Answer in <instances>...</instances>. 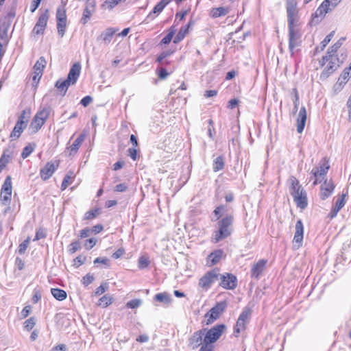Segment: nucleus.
Returning a JSON list of instances; mask_svg holds the SVG:
<instances>
[{"mask_svg": "<svg viewBox=\"0 0 351 351\" xmlns=\"http://www.w3.org/2000/svg\"><path fill=\"white\" fill-rule=\"evenodd\" d=\"M297 3L295 0H287L286 10L287 14L288 29H289V49L291 56H294L295 47L300 45L301 33L298 29L295 28V16L297 14L296 11Z\"/></svg>", "mask_w": 351, "mask_h": 351, "instance_id": "nucleus-1", "label": "nucleus"}, {"mask_svg": "<svg viewBox=\"0 0 351 351\" xmlns=\"http://www.w3.org/2000/svg\"><path fill=\"white\" fill-rule=\"evenodd\" d=\"M214 221V219H212ZM215 221H216L215 219ZM217 221L218 229L215 230L212 237V241L217 243L230 237L232 232V224L234 216L232 214H227Z\"/></svg>", "mask_w": 351, "mask_h": 351, "instance_id": "nucleus-2", "label": "nucleus"}, {"mask_svg": "<svg viewBox=\"0 0 351 351\" xmlns=\"http://www.w3.org/2000/svg\"><path fill=\"white\" fill-rule=\"evenodd\" d=\"M81 71V64L80 62L74 63L71 67L67 77L65 80H62L59 79L55 84V87L57 88L60 94L64 96L67 92L69 87L71 85L76 84Z\"/></svg>", "mask_w": 351, "mask_h": 351, "instance_id": "nucleus-3", "label": "nucleus"}, {"mask_svg": "<svg viewBox=\"0 0 351 351\" xmlns=\"http://www.w3.org/2000/svg\"><path fill=\"white\" fill-rule=\"evenodd\" d=\"M291 186L289 192L293 198L297 206L304 209L308 205L306 193L296 178L291 176L290 178Z\"/></svg>", "mask_w": 351, "mask_h": 351, "instance_id": "nucleus-4", "label": "nucleus"}, {"mask_svg": "<svg viewBox=\"0 0 351 351\" xmlns=\"http://www.w3.org/2000/svg\"><path fill=\"white\" fill-rule=\"evenodd\" d=\"M226 329V326L224 324H217L210 329H206L204 343L213 345L221 337Z\"/></svg>", "mask_w": 351, "mask_h": 351, "instance_id": "nucleus-5", "label": "nucleus"}, {"mask_svg": "<svg viewBox=\"0 0 351 351\" xmlns=\"http://www.w3.org/2000/svg\"><path fill=\"white\" fill-rule=\"evenodd\" d=\"M220 276L219 269L215 268L207 271L199 280L198 285L204 290L207 291L217 280Z\"/></svg>", "mask_w": 351, "mask_h": 351, "instance_id": "nucleus-6", "label": "nucleus"}, {"mask_svg": "<svg viewBox=\"0 0 351 351\" xmlns=\"http://www.w3.org/2000/svg\"><path fill=\"white\" fill-rule=\"evenodd\" d=\"M252 312V311L250 307L247 306L243 308L234 327V335L235 337H238L241 332L245 329V325L251 318Z\"/></svg>", "mask_w": 351, "mask_h": 351, "instance_id": "nucleus-7", "label": "nucleus"}, {"mask_svg": "<svg viewBox=\"0 0 351 351\" xmlns=\"http://www.w3.org/2000/svg\"><path fill=\"white\" fill-rule=\"evenodd\" d=\"M331 4L330 0H324L322 4L317 8L315 13L311 16L309 25L315 26L318 25L325 16L326 14L329 10V7Z\"/></svg>", "mask_w": 351, "mask_h": 351, "instance_id": "nucleus-8", "label": "nucleus"}, {"mask_svg": "<svg viewBox=\"0 0 351 351\" xmlns=\"http://www.w3.org/2000/svg\"><path fill=\"white\" fill-rule=\"evenodd\" d=\"M228 306V303L226 300L217 302V304L212 307L208 312L205 315L206 317H208L206 320V324L209 325L217 320L219 316L225 311Z\"/></svg>", "mask_w": 351, "mask_h": 351, "instance_id": "nucleus-9", "label": "nucleus"}, {"mask_svg": "<svg viewBox=\"0 0 351 351\" xmlns=\"http://www.w3.org/2000/svg\"><path fill=\"white\" fill-rule=\"evenodd\" d=\"M219 280H220L219 286H221L223 289L233 290L237 287V278L232 274H220Z\"/></svg>", "mask_w": 351, "mask_h": 351, "instance_id": "nucleus-10", "label": "nucleus"}, {"mask_svg": "<svg viewBox=\"0 0 351 351\" xmlns=\"http://www.w3.org/2000/svg\"><path fill=\"white\" fill-rule=\"evenodd\" d=\"M206 328L199 330L195 332L188 339V346L192 350H196L204 343L203 336Z\"/></svg>", "mask_w": 351, "mask_h": 351, "instance_id": "nucleus-11", "label": "nucleus"}, {"mask_svg": "<svg viewBox=\"0 0 351 351\" xmlns=\"http://www.w3.org/2000/svg\"><path fill=\"white\" fill-rule=\"evenodd\" d=\"M49 10L46 9L39 16L38 19L33 29V32L36 34H43L45 29L49 20Z\"/></svg>", "mask_w": 351, "mask_h": 351, "instance_id": "nucleus-12", "label": "nucleus"}, {"mask_svg": "<svg viewBox=\"0 0 351 351\" xmlns=\"http://www.w3.org/2000/svg\"><path fill=\"white\" fill-rule=\"evenodd\" d=\"M267 263V260L261 259L257 263H254L251 268V277L258 280L266 269Z\"/></svg>", "mask_w": 351, "mask_h": 351, "instance_id": "nucleus-13", "label": "nucleus"}, {"mask_svg": "<svg viewBox=\"0 0 351 351\" xmlns=\"http://www.w3.org/2000/svg\"><path fill=\"white\" fill-rule=\"evenodd\" d=\"M171 0H161L153 8L152 11L146 16L143 23H148L155 19L154 14H160Z\"/></svg>", "mask_w": 351, "mask_h": 351, "instance_id": "nucleus-14", "label": "nucleus"}, {"mask_svg": "<svg viewBox=\"0 0 351 351\" xmlns=\"http://www.w3.org/2000/svg\"><path fill=\"white\" fill-rule=\"evenodd\" d=\"M329 169V161L326 158H324L319 163L318 167L313 168L311 173L314 177L320 176L324 178L328 173Z\"/></svg>", "mask_w": 351, "mask_h": 351, "instance_id": "nucleus-15", "label": "nucleus"}, {"mask_svg": "<svg viewBox=\"0 0 351 351\" xmlns=\"http://www.w3.org/2000/svg\"><path fill=\"white\" fill-rule=\"evenodd\" d=\"M304 235V226L301 219H298L295 224V232L293 240L294 246L300 247L302 244Z\"/></svg>", "mask_w": 351, "mask_h": 351, "instance_id": "nucleus-16", "label": "nucleus"}, {"mask_svg": "<svg viewBox=\"0 0 351 351\" xmlns=\"http://www.w3.org/2000/svg\"><path fill=\"white\" fill-rule=\"evenodd\" d=\"M58 166H59L58 162H57L56 165H55L51 162H47V164L45 165V167L43 168H42L40 171V175L41 178L43 180H47L49 178H50L52 176V175L53 174V173L55 172V171L56 170V169L58 167Z\"/></svg>", "mask_w": 351, "mask_h": 351, "instance_id": "nucleus-17", "label": "nucleus"}, {"mask_svg": "<svg viewBox=\"0 0 351 351\" xmlns=\"http://www.w3.org/2000/svg\"><path fill=\"white\" fill-rule=\"evenodd\" d=\"M335 184L332 180L327 181L326 180L324 183L321 185V193L320 197L322 200L326 199L330 196L335 189Z\"/></svg>", "mask_w": 351, "mask_h": 351, "instance_id": "nucleus-18", "label": "nucleus"}, {"mask_svg": "<svg viewBox=\"0 0 351 351\" xmlns=\"http://www.w3.org/2000/svg\"><path fill=\"white\" fill-rule=\"evenodd\" d=\"M194 24V21L191 19L187 24H186L184 26L182 27L176 36H175L173 39V43L177 44L182 41L186 35L189 32V29Z\"/></svg>", "mask_w": 351, "mask_h": 351, "instance_id": "nucleus-19", "label": "nucleus"}, {"mask_svg": "<svg viewBox=\"0 0 351 351\" xmlns=\"http://www.w3.org/2000/svg\"><path fill=\"white\" fill-rule=\"evenodd\" d=\"M306 121V110L304 106H302L298 113L297 119V132L302 133L304 130Z\"/></svg>", "mask_w": 351, "mask_h": 351, "instance_id": "nucleus-20", "label": "nucleus"}, {"mask_svg": "<svg viewBox=\"0 0 351 351\" xmlns=\"http://www.w3.org/2000/svg\"><path fill=\"white\" fill-rule=\"evenodd\" d=\"M223 254V251L221 249L214 250L208 256L207 265L213 266L217 264L220 261Z\"/></svg>", "mask_w": 351, "mask_h": 351, "instance_id": "nucleus-21", "label": "nucleus"}, {"mask_svg": "<svg viewBox=\"0 0 351 351\" xmlns=\"http://www.w3.org/2000/svg\"><path fill=\"white\" fill-rule=\"evenodd\" d=\"M117 29L109 27L107 28L105 31H104L99 36L97 37V40H101L105 45H108L114 36V34L116 33Z\"/></svg>", "mask_w": 351, "mask_h": 351, "instance_id": "nucleus-22", "label": "nucleus"}, {"mask_svg": "<svg viewBox=\"0 0 351 351\" xmlns=\"http://www.w3.org/2000/svg\"><path fill=\"white\" fill-rule=\"evenodd\" d=\"M27 123H22L21 122L16 121L12 132L10 134V138H18L23 130L26 128Z\"/></svg>", "mask_w": 351, "mask_h": 351, "instance_id": "nucleus-23", "label": "nucleus"}, {"mask_svg": "<svg viewBox=\"0 0 351 351\" xmlns=\"http://www.w3.org/2000/svg\"><path fill=\"white\" fill-rule=\"evenodd\" d=\"M229 207L227 205L221 204L217 206L213 210V214L216 217L215 220L223 217L226 215L228 214Z\"/></svg>", "mask_w": 351, "mask_h": 351, "instance_id": "nucleus-24", "label": "nucleus"}, {"mask_svg": "<svg viewBox=\"0 0 351 351\" xmlns=\"http://www.w3.org/2000/svg\"><path fill=\"white\" fill-rule=\"evenodd\" d=\"M85 135L84 134H80L76 139L73 141L72 145L70 146V155H73L77 153L79 147L84 141Z\"/></svg>", "mask_w": 351, "mask_h": 351, "instance_id": "nucleus-25", "label": "nucleus"}, {"mask_svg": "<svg viewBox=\"0 0 351 351\" xmlns=\"http://www.w3.org/2000/svg\"><path fill=\"white\" fill-rule=\"evenodd\" d=\"M51 110L52 109L50 106H45L41 110L37 112L35 117L41 120L42 121L45 122V121L48 119Z\"/></svg>", "mask_w": 351, "mask_h": 351, "instance_id": "nucleus-26", "label": "nucleus"}, {"mask_svg": "<svg viewBox=\"0 0 351 351\" xmlns=\"http://www.w3.org/2000/svg\"><path fill=\"white\" fill-rule=\"evenodd\" d=\"M339 65H336L332 60L329 62V64L324 69L321 73V78H327L331 73H332Z\"/></svg>", "mask_w": 351, "mask_h": 351, "instance_id": "nucleus-27", "label": "nucleus"}, {"mask_svg": "<svg viewBox=\"0 0 351 351\" xmlns=\"http://www.w3.org/2000/svg\"><path fill=\"white\" fill-rule=\"evenodd\" d=\"M154 300L165 304H169L172 301L171 296L166 292L156 294Z\"/></svg>", "mask_w": 351, "mask_h": 351, "instance_id": "nucleus-28", "label": "nucleus"}, {"mask_svg": "<svg viewBox=\"0 0 351 351\" xmlns=\"http://www.w3.org/2000/svg\"><path fill=\"white\" fill-rule=\"evenodd\" d=\"M51 293L54 298L59 301L64 300L67 297L66 292L59 288H52L51 289Z\"/></svg>", "mask_w": 351, "mask_h": 351, "instance_id": "nucleus-29", "label": "nucleus"}, {"mask_svg": "<svg viewBox=\"0 0 351 351\" xmlns=\"http://www.w3.org/2000/svg\"><path fill=\"white\" fill-rule=\"evenodd\" d=\"M351 74L350 73V70L346 68L340 75L338 82L335 85V88H337V86L340 87L343 84H345L348 80H349Z\"/></svg>", "mask_w": 351, "mask_h": 351, "instance_id": "nucleus-30", "label": "nucleus"}, {"mask_svg": "<svg viewBox=\"0 0 351 351\" xmlns=\"http://www.w3.org/2000/svg\"><path fill=\"white\" fill-rule=\"evenodd\" d=\"M225 158L223 156H219L217 157L213 164V171L217 172L220 170H222L225 166Z\"/></svg>", "mask_w": 351, "mask_h": 351, "instance_id": "nucleus-31", "label": "nucleus"}, {"mask_svg": "<svg viewBox=\"0 0 351 351\" xmlns=\"http://www.w3.org/2000/svg\"><path fill=\"white\" fill-rule=\"evenodd\" d=\"M229 12L228 8L219 7L214 8L211 10L210 14L213 18H217L219 16H225Z\"/></svg>", "mask_w": 351, "mask_h": 351, "instance_id": "nucleus-32", "label": "nucleus"}, {"mask_svg": "<svg viewBox=\"0 0 351 351\" xmlns=\"http://www.w3.org/2000/svg\"><path fill=\"white\" fill-rule=\"evenodd\" d=\"M12 178L10 176H8L5 180H4V182L1 186V193H12Z\"/></svg>", "mask_w": 351, "mask_h": 351, "instance_id": "nucleus-33", "label": "nucleus"}, {"mask_svg": "<svg viewBox=\"0 0 351 351\" xmlns=\"http://www.w3.org/2000/svg\"><path fill=\"white\" fill-rule=\"evenodd\" d=\"M58 34L60 37L62 38L66 32V19L56 20Z\"/></svg>", "mask_w": 351, "mask_h": 351, "instance_id": "nucleus-34", "label": "nucleus"}, {"mask_svg": "<svg viewBox=\"0 0 351 351\" xmlns=\"http://www.w3.org/2000/svg\"><path fill=\"white\" fill-rule=\"evenodd\" d=\"M46 63L47 62L45 58L43 56L40 57V58L37 60L34 66V71H40V73L43 74V71L46 66Z\"/></svg>", "mask_w": 351, "mask_h": 351, "instance_id": "nucleus-35", "label": "nucleus"}, {"mask_svg": "<svg viewBox=\"0 0 351 351\" xmlns=\"http://www.w3.org/2000/svg\"><path fill=\"white\" fill-rule=\"evenodd\" d=\"M44 121H42L41 120L36 119V117H34L30 124V128L32 129V132H37L44 125Z\"/></svg>", "mask_w": 351, "mask_h": 351, "instance_id": "nucleus-36", "label": "nucleus"}, {"mask_svg": "<svg viewBox=\"0 0 351 351\" xmlns=\"http://www.w3.org/2000/svg\"><path fill=\"white\" fill-rule=\"evenodd\" d=\"M94 13V12L88 10V8H84L82 13V16L80 19V23L82 25H86L88 21L90 20L92 14Z\"/></svg>", "mask_w": 351, "mask_h": 351, "instance_id": "nucleus-37", "label": "nucleus"}, {"mask_svg": "<svg viewBox=\"0 0 351 351\" xmlns=\"http://www.w3.org/2000/svg\"><path fill=\"white\" fill-rule=\"evenodd\" d=\"M99 213H100V210L98 208L90 210L85 213V215L84 216V220H91V219L97 217V216Z\"/></svg>", "mask_w": 351, "mask_h": 351, "instance_id": "nucleus-38", "label": "nucleus"}, {"mask_svg": "<svg viewBox=\"0 0 351 351\" xmlns=\"http://www.w3.org/2000/svg\"><path fill=\"white\" fill-rule=\"evenodd\" d=\"M143 304L141 299H134L128 301L126 303V307L128 308L134 309L138 308Z\"/></svg>", "mask_w": 351, "mask_h": 351, "instance_id": "nucleus-39", "label": "nucleus"}, {"mask_svg": "<svg viewBox=\"0 0 351 351\" xmlns=\"http://www.w3.org/2000/svg\"><path fill=\"white\" fill-rule=\"evenodd\" d=\"M81 249V243L79 241H73L69 246H68V251L70 254H74L77 250Z\"/></svg>", "mask_w": 351, "mask_h": 351, "instance_id": "nucleus-40", "label": "nucleus"}, {"mask_svg": "<svg viewBox=\"0 0 351 351\" xmlns=\"http://www.w3.org/2000/svg\"><path fill=\"white\" fill-rule=\"evenodd\" d=\"M35 145L33 146L31 144L26 145L22 151L21 157L25 159L27 158L34 151Z\"/></svg>", "mask_w": 351, "mask_h": 351, "instance_id": "nucleus-41", "label": "nucleus"}, {"mask_svg": "<svg viewBox=\"0 0 351 351\" xmlns=\"http://www.w3.org/2000/svg\"><path fill=\"white\" fill-rule=\"evenodd\" d=\"M112 302V298L108 295H104L99 299V305L107 307Z\"/></svg>", "mask_w": 351, "mask_h": 351, "instance_id": "nucleus-42", "label": "nucleus"}, {"mask_svg": "<svg viewBox=\"0 0 351 351\" xmlns=\"http://www.w3.org/2000/svg\"><path fill=\"white\" fill-rule=\"evenodd\" d=\"M176 30L175 29H171L168 34L161 40L160 44V45H168L172 40L174 34H175Z\"/></svg>", "mask_w": 351, "mask_h": 351, "instance_id": "nucleus-43", "label": "nucleus"}, {"mask_svg": "<svg viewBox=\"0 0 351 351\" xmlns=\"http://www.w3.org/2000/svg\"><path fill=\"white\" fill-rule=\"evenodd\" d=\"M346 193H343L341 196H339L338 199L336 200L335 205L333 206L337 208V209L341 210L346 204Z\"/></svg>", "mask_w": 351, "mask_h": 351, "instance_id": "nucleus-44", "label": "nucleus"}, {"mask_svg": "<svg viewBox=\"0 0 351 351\" xmlns=\"http://www.w3.org/2000/svg\"><path fill=\"white\" fill-rule=\"evenodd\" d=\"M335 31H332L329 34H328L325 38L321 42L320 50L323 51L326 45L330 42L332 37L334 36Z\"/></svg>", "mask_w": 351, "mask_h": 351, "instance_id": "nucleus-45", "label": "nucleus"}, {"mask_svg": "<svg viewBox=\"0 0 351 351\" xmlns=\"http://www.w3.org/2000/svg\"><path fill=\"white\" fill-rule=\"evenodd\" d=\"M66 8L63 7H58L56 10V20L66 19Z\"/></svg>", "mask_w": 351, "mask_h": 351, "instance_id": "nucleus-46", "label": "nucleus"}, {"mask_svg": "<svg viewBox=\"0 0 351 351\" xmlns=\"http://www.w3.org/2000/svg\"><path fill=\"white\" fill-rule=\"evenodd\" d=\"M149 264V261L148 258L142 256L138 258V267L139 269H145L148 267Z\"/></svg>", "mask_w": 351, "mask_h": 351, "instance_id": "nucleus-47", "label": "nucleus"}, {"mask_svg": "<svg viewBox=\"0 0 351 351\" xmlns=\"http://www.w3.org/2000/svg\"><path fill=\"white\" fill-rule=\"evenodd\" d=\"M157 74L159 79L165 80L168 75H169L170 73L167 72V69L164 66H160L157 69Z\"/></svg>", "mask_w": 351, "mask_h": 351, "instance_id": "nucleus-48", "label": "nucleus"}, {"mask_svg": "<svg viewBox=\"0 0 351 351\" xmlns=\"http://www.w3.org/2000/svg\"><path fill=\"white\" fill-rule=\"evenodd\" d=\"M29 243V238H27V239L24 240L19 246L18 247V252L19 254H23Z\"/></svg>", "mask_w": 351, "mask_h": 351, "instance_id": "nucleus-49", "label": "nucleus"}, {"mask_svg": "<svg viewBox=\"0 0 351 351\" xmlns=\"http://www.w3.org/2000/svg\"><path fill=\"white\" fill-rule=\"evenodd\" d=\"M94 279L93 274H87L82 278V282L85 287H87L94 281Z\"/></svg>", "mask_w": 351, "mask_h": 351, "instance_id": "nucleus-50", "label": "nucleus"}, {"mask_svg": "<svg viewBox=\"0 0 351 351\" xmlns=\"http://www.w3.org/2000/svg\"><path fill=\"white\" fill-rule=\"evenodd\" d=\"M36 324L35 319L34 317H30L27 319L24 323V328L27 331L31 330Z\"/></svg>", "mask_w": 351, "mask_h": 351, "instance_id": "nucleus-51", "label": "nucleus"}, {"mask_svg": "<svg viewBox=\"0 0 351 351\" xmlns=\"http://www.w3.org/2000/svg\"><path fill=\"white\" fill-rule=\"evenodd\" d=\"M95 265L101 263L105 267H109V259L107 257H97L93 261Z\"/></svg>", "mask_w": 351, "mask_h": 351, "instance_id": "nucleus-52", "label": "nucleus"}, {"mask_svg": "<svg viewBox=\"0 0 351 351\" xmlns=\"http://www.w3.org/2000/svg\"><path fill=\"white\" fill-rule=\"evenodd\" d=\"M86 260V257L79 255L73 260V266L76 268L79 267L80 265H83Z\"/></svg>", "mask_w": 351, "mask_h": 351, "instance_id": "nucleus-53", "label": "nucleus"}, {"mask_svg": "<svg viewBox=\"0 0 351 351\" xmlns=\"http://www.w3.org/2000/svg\"><path fill=\"white\" fill-rule=\"evenodd\" d=\"M109 286L108 282H103L101 285L98 287L95 290V295H100L104 293L106 290H108Z\"/></svg>", "mask_w": 351, "mask_h": 351, "instance_id": "nucleus-54", "label": "nucleus"}, {"mask_svg": "<svg viewBox=\"0 0 351 351\" xmlns=\"http://www.w3.org/2000/svg\"><path fill=\"white\" fill-rule=\"evenodd\" d=\"M341 47L340 43H335L332 46L330 47L327 50V54L330 55L331 57Z\"/></svg>", "mask_w": 351, "mask_h": 351, "instance_id": "nucleus-55", "label": "nucleus"}, {"mask_svg": "<svg viewBox=\"0 0 351 351\" xmlns=\"http://www.w3.org/2000/svg\"><path fill=\"white\" fill-rule=\"evenodd\" d=\"M72 178V172H71V175L69 174H66L63 180H62V184H61V190L62 191H64L65 190L68 186L70 184V180Z\"/></svg>", "mask_w": 351, "mask_h": 351, "instance_id": "nucleus-56", "label": "nucleus"}, {"mask_svg": "<svg viewBox=\"0 0 351 351\" xmlns=\"http://www.w3.org/2000/svg\"><path fill=\"white\" fill-rule=\"evenodd\" d=\"M12 193H1V201L3 205L10 204L11 201Z\"/></svg>", "mask_w": 351, "mask_h": 351, "instance_id": "nucleus-57", "label": "nucleus"}, {"mask_svg": "<svg viewBox=\"0 0 351 351\" xmlns=\"http://www.w3.org/2000/svg\"><path fill=\"white\" fill-rule=\"evenodd\" d=\"M96 243L97 240L95 238H90L86 240L84 247L86 250H90L95 245Z\"/></svg>", "mask_w": 351, "mask_h": 351, "instance_id": "nucleus-58", "label": "nucleus"}, {"mask_svg": "<svg viewBox=\"0 0 351 351\" xmlns=\"http://www.w3.org/2000/svg\"><path fill=\"white\" fill-rule=\"evenodd\" d=\"M9 156H5L4 154L0 158V173L6 167L8 163Z\"/></svg>", "mask_w": 351, "mask_h": 351, "instance_id": "nucleus-59", "label": "nucleus"}, {"mask_svg": "<svg viewBox=\"0 0 351 351\" xmlns=\"http://www.w3.org/2000/svg\"><path fill=\"white\" fill-rule=\"evenodd\" d=\"M41 298H42V294H41L40 291L39 289H35L34 290V294H33V297H32L33 303H34V304L37 303L39 300H40Z\"/></svg>", "mask_w": 351, "mask_h": 351, "instance_id": "nucleus-60", "label": "nucleus"}, {"mask_svg": "<svg viewBox=\"0 0 351 351\" xmlns=\"http://www.w3.org/2000/svg\"><path fill=\"white\" fill-rule=\"evenodd\" d=\"M8 29V25L5 23H3L0 25V38L1 39H3L5 37L7 36Z\"/></svg>", "mask_w": 351, "mask_h": 351, "instance_id": "nucleus-61", "label": "nucleus"}, {"mask_svg": "<svg viewBox=\"0 0 351 351\" xmlns=\"http://www.w3.org/2000/svg\"><path fill=\"white\" fill-rule=\"evenodd\" d=\"M93 101L92 97L87 95L84 97L81 101L80 104L82 105L84 107L88 106L91 102Z\"/></svg>", "mask_w": 351, "mask_h": 351, "instance_id": "nucleus-62", "label": "nucleus"}, {"mask_svg": "<svg viewBox=\"0 0 351 351\" xmlns=\"http://www.w3.org/2000/svg\"><path fill=\"white\" fill-rule=\"evenodd\" d=\"M128 152V155L133 160H136L137 159V150L134 147L129 148Z\"/></svg>", "mask_w": 351, "mask_h": 351, "instance_id": "nucleus-63", "label": "nucleus"}, {"mask_svg": "<svg viewBox=\"0 0 351 351\" xmlns=\"http://www.w3.org/2000/svg\"><path fill=\"white\" fill-rule=\"evenodd\" d=\"M213 346L206 343H204L199 348V351H213Z\"/></svg>", "mask_w": 351, "mask_h": 351, "instance_id": "nucleus-64", "label": "nucleus"}]
</instances>
